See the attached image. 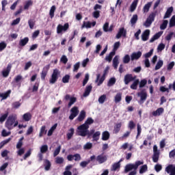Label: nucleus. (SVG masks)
<instances>
[{
    "label": "nucleus",
    "mask_w": 175,
    "mask_h": 175,
    "mask_svg": "<svg viewBox=\"0 0 175 175\" xmlns=\"http://www.w3.org/2000/svg\"><path fill=\"white\" fill-rule=\"evenodd\" d=\"M169 27L170 28H172V27H175V15L172 16L171 19L170 20Z\"/></svg>",
    "instance_id": "obj_53"
},
{
    "label": "nucleus",
    "mask_w": 175,
    "mask_h": 175,
    "mask_svg": "<svg viewBox=\"0 0 175 175\" xmlns=\"http://www.w3.org/2000/svg\"><path fill=\"white\" fill-rule=\"evenodd\" d=\"M106 94H103L102 96H100L99 98H98V102L99 103H101V104H103L105 103V100H106Z\"/></svg>",
    "instance_id": "obj_60"
},
{
    "label": "nucleus",
    "mask_w": 175,
    "mask_h": 175,
    "mask_svg": "<svg viewBox=\"0 0 175 175\" xmlns=\"http://www.w3.org/2000/svg\"><path fill=\"white\" fill-rule=\"evenodd\" d=\"M90 126H86L85 124H81L77 127V133L78 136H81L82 137H85L88 136V139H91L92 135L95 132L94 129L89 131Z\"/></svg>",
    "instance_id": "obj_1"
},
{
    "label": "nucleus",
    "mask_w": 175,
    "mask_h": 175,
    "mask_svg": "<svg viewBox=\"0 0 175 175\" xmlns=\"http://www.w3.org/2000/svg\"><path fill=\"white\" fill-rule=\"evenodd\" d=\"M163 66V60H159L155 66V70H159V69H161Z\"/></svg>",
    "instance_id": "obj_45"
},
{
    "label": "nucleus",
    "mask_w": 175,
    "mask_h": 175,
    "mask_svg": "<svg viewBox=\"0 0 175 175\" xmlns=\"http://www.w3.org/2000/svg\"><path fill=\"white\" fill-rule=\"evenodd\" d=\"M84 150H91L92 148V143L88 142L83 146Z\"/></svg>",
    "instance_id": "obj_62"
},
{
    "label": "nucleus",
    "mask_w": 175,
    "mask_h": 175,
    "mask_svg": "<svg viewBox=\"0 0 175 175\" xmlns=\"http://www.w3.org/2000/svg\"><path fill=\"white\" fill-rule=\"evenodd\" d=\"M165 172L168 174L170 173V175H175V166L173 165H169L166 167Z\"/></svg>",
    "instance_id": "obj_16"
},
{
    "label": "nucleus",
    "mask_w": 175,
    "mask_h": 175,
    "mask_svg": "<svg viewBox=\"0 0 175 175\" xmlns=\"http://www.w3.org/2000/svg\"><path fill=\"white\" fill-rule=\"evenodd\" d=\"M157 13H158L157 11H154L153 12H151L149 14L146 21L144 23V27H146V28H148V27H151V24H152V23H154V21L155 20V17H157Z\"/></svg>",
    "instance_id": "obj_4"
},
{
    "label": "nucleus",
    "mask_w": 175,
    "mask_h": 175,
    "mask_svg": "<svg viewBox=\"0 0 175 175\" xmlns=\"http://www.w3.org/2000/svg\"><path fill=\"white\" fill-rule=\"evenodd\" d=\"M67 159L69 161H73V159L75 161H79L81 160V156L79 153H77L75 154H68L67 156Z\"/></svg>",
    "instance_id": "obj_11"
},
{
    "label": "nucleus",
    "mask_w": 175,
    "mask_h": 175,
    "mask_svg": "<svg viewBox=\"0 0 175 175\" xmlns=\"http://www.w3.org/2000/svg\"><path fill=\"white\" fill-rule=\"evenodd\" d=\"M149 36H150V30L149 29L145 30L142 34V40H143V42H147V40L148 39Z\"/></svg>",
    "instance_id": "obj_18"
},
{
    "label": "nucleus",
    "mask_w": 175,
    "mask_h": 175,
    "mask_svg": "<svg viewBox=\"0 0 175 175\" xmlns=\"http://www.w3.org/2000/svg\"><path fill=\"white\" fill-rule=\"evenodd\" d=\"M12 109H18V107L21 106V103H20V101H16L12 104Z\"/></svg>",
    "instance_id": "obj_59"
},
{
    "label": "nucleus",
    "mask_w": 175,
    "mask_h": 175,
    "mask_svg": "<svg viewBox=\"0 0 175 175\" xmlns=\"http://www.w3.org/2000/svg\"><path fill=\"white\" fill-rule=\"evenodd\" d=\"M11 70H12V64H8L6 69L3 70V71L1 72V75L3 77H8Z\"/></svg>",
    "instance_id": "obj_12"
},
{
    "label": "nucleus",
    "mask_w": 175,
    "mask_h": 175,
    "mask_svg": "<svg viewBox=\"0 0 175 175\" xmlns=\"http://www.w3.org/2000/svg\"><path fill=\"white\" fill-rule=\"evenodd\" d=\"M64 161V157H57L55 160V163H57V165H62V163H63Z\"/></svg>",
    "instance_id": "obj_48"
},
{
    "label": "nucleus",
    "mask_w": 175,
    "mask_h": 175,
    "mask_svg": "<svg viewBox=\"0 0 175 175\" xmlns=\"http://www.w3.org/2000/svg\"><path fill=\"white\" fill-rule=\"evenodd\" d=\"M31 118H32V115L29 112L23 114V121L28 122V121H30V120Z\"/></svg>",
    "instance_id": "obj_35"
},
{
    "label": "nucleus",
    "mask_w": 175,
    "mask_h": 175,
    "mask_svg": "<svg viewBox=\"0 0 175 175\" xmlns=\"http://www.w3.org/2000/svg\"><path fill=\"white\" fill-rule=\"evenodd\" d=\"M49 150V146L47 145H43L40 148V152L44 154Z\"/></svg>",
    "instance_id": "obj_54"
},
{
    "label": "nucleus",
    "mask_w": 175,
    "mask_h": 175,
    "mask_svg": "<svg viewBox=\"0 0 175 175\" xmlns=\"http://www.w3.org/2000/svg\"><path fill=\"white\" fill-rule=\"evenodd\" d=\"M131 61H135V59H139L142 57V51L134 52L131 54Z\"/></svg>",
    "instance_id": "obj_19"
},
{
    "label": "nucleus",
    "mask_w": 175,
    "mask_h": 175,
    "mask_svg": "<svg viewBox=\"0 0 175 175\" xmlns=\"http://www.w3.org/2000/svg\"><path fill=\"white\" fill-rule=\"evenodd\" d=\"M92 136V142H98L100 137V131H96L93 133Z\"/></svg>",
    "instance_id": "obj_23"
},
{
    "label": "nucleus",
    "mask_w": 175,
    "mask_h": 175,
    "mask_svg": "<svg viewBox=\"0 0 175 175\" xmlns=\"http://www.w3.org/2000/svg\"><path fill=\"white\" fill-rule=\"evenodd\" d=\"M92 91V85H88L85 89L83 96L86 98V96H88L90 94H91Z\"/></svg>",
    "instance_id": "obj_20"
},
{
    "label": "nucleus",
    "mask_w": 175,
    "mask_h": 175,
    "mask_svg": "<svg viewBox=\"0 0 175 175\" xmlns=\"http://www.w3.org/2000/svg\"><path fill=\"white\" fill-rule=\"evenodd\" d=\"M73 135H75V129L71 128L68 131V133H67V139H68V140H70V139H72V137H73Z\"/></svg>",
    "instance_id": "obj_39"
},
{
    "label": "nucleus",
    "mask_w": 175,
    "mask_h": 175,
    "mask_svg": "<svg viewBox=\"0 0 175 175\" xmlns=\"http://www.w3.org/2000/svg\"><path fill=\"white\" fill-rule=\"evenodd\" d=\"M116 84V78L112 77L111 78L107 83L108 87H111V85H114Z\"/></svg>",
    "instance_id": "obj_57"
},
{
    "label": "nucleus",
    "mask_w": 175,
    "mask_h": 175,
    "mask_svg": "<svg viewBox=\"0 0 175 175\" xmlns=\"http://www.w3.org/2000/svg\"><path fill=\"white\" fill-rule=\"evenodd\" d=\"M86 116H87V114L85 113V111H84V110L81 111L79 116L77 118V121H78L79 122H81L82 121H84Z\"/></svg>",
    "instance_id": "obj_15"
},
{
    "label": "nucleus",
    "mask_w": 175,
    "mask_h": 175,
    "mask_svg": "<svg viewBox=\"0 0 175 175\" xmlns=\"http://www.w3.org/2000/svg\"><path fill=\"white\" fill-rule=\"evenodd\" d=\"M92 124H94V119H92L91 117H89L87 118L83 124L86 126H90V125H92Z\"/></svg>",
    "instance_id": "obj_41"
},
{
    "label": "nucleus",
    "mask_w": 175,
    "mask_h": 175,
    "mask_svg": "<svg viewBox=\"0 0 175 175\" xmlns=\"http://www.w3.org/2000/svg\"><path fill=\"white\" fill-rule=\"evenodd\" d=\"M172 13H173V7H170L167 8L164 16L163 19L169 18L170 16H172Z\"/></svg>",
    "instance_id": "obj_24"
},
{
    "label": "nucleus",
    "mask_w": 175,
    "mask_h": 175,
    "mask_svg": "<svg viewBox=\"0 0 175 175\" xmlns=\"http://www.w3.org/2000/svg\"><path fill=\"white\" fill-rule=\"evenodd\" d=\"M122 160H120L118 162L115 163L112 165L111 170H113V172H116L118 169H120L121 167L120 163Z\"/></svg>",
    "instance_id": "obj_32"
},
{
    "label": "nucleus",
    "mask_w": 175,
    "mask_h": 175,
    "mask_svg": "<svg viewBox=\"0 0 175 175\" xmlns=\"http://www.w3.org/2000/svg\"><path fill=\"white\" fill-rule=\"evenodd\" d=\"M135 80H136V76L133 77L132 74H126L124 76V81L126 85H128L131 81H135Z\"/></svg>",
    "instance_id": "obj_8"
},
{
    "label": "nucleus",
    "mask_w": 175,
    "mask_h": 175,
    "mask_svg": "<svg viewBox=\"0 0 175 175\" xmlns=\"http://www.w3.org/2000/svg\"><path fill=\"white\" fill-rule=\"evenodd\" d=\"M18 125V120H17V115L16 114H11L10 115L5 122V126L8 129V131H12L14 128H16Z\"/></svg>",
    "instance_id": "obj_3"
},
{
    "label": "nucleus",
    "mask_w": 175,
    "mask_h": 175,
    "mask_svg": "<svg viewBox=\"0 0 175 175\" xmlns=\"http://www.w3.org/2000/svg\"><path fill=\"white\" fill-rule=\"evenodd\" d=\"M101 139L104 142L109 140L110 139V133H109L107 131L103 132Z\"/></svg>",
    "instance_id": "obj_25"
},
{
    "label": "nucleus",
    "mask_w": 175,
    "mask_h": 175,
    "mask_svg": "<svg viewBox=\"0 0 175 175\" xmlns=\"http://www.w3.org/2000/svg\"><path fill=\"white\" fill-rule=\"evenodd\" d=\"M138 96H140V100L142 103H144V101L147 99V92L142 90L137 94Z\"/></svg>",
    "instance_id": "obj_17"
},
{
    "label": "nucleus",
    "mask_w": 175,
    "mask_h": 175,
    "mask_svg": "<svg viewBox=\"0 0 175 175\" xmlns=\"http://www.w3.org/2000/svg\"><path fill=\"white\" fill-rule=\"evenodd\" d=\"M121 100H122V93L121 92L117 93L114 97L115 103H120Z\"/></svg>",
    "instance_id": "obj_28"
},
{
    "label": "nucleus",
    "mask_w": 175,
    "mask_h": 175,
    "mask_svg": "<svg viewBox=\"0 0 175 175\" xmlns=\"http://www.w3.org/2000/svg\"><path fill=\"white\" fill-rule=\"evenodd\" d=\"M118 59H120V56L118 55H116L113 59V66L114 69H117V68H118V64H120Z\"/></svg>",
    "instance_id": "obj_27"
},
{
    "label": "nucleus",
    "mask_w": 175,
    "mask_h": 175,
    "mask_svg": "<svg viewBox=\"0 0 175 175\" xmlns=\"http://www.w3.org/2000/svg\"><path fill=\"white\" fill-rule=\"evenodd\" d=\"M50 69V64L45 66L40 73L41 80H46V76L49 73V70Z\"/></svg>",
    "instance_id": "obj_9"
},
{
    "label": "nucleus",
    "mask_w": 175,
    "mask_h": 175,
    "mask_svg": "<svg viewBox=\"0 0 175 175\" xmlns=\"http://www.w3.org/2000/svg\"><path fill=\"white\" fill-rule=\"evenodd\" d=\"M47 133V130L46 129V126H42L40 129V131L39 133V137H42L43 135H46Z\"/></svg>",
    "instance_id": "obj_43"
},
{
    "label": "nucleus",
    "mask_w": 175,
    "mask_h": 175,
    "mask_svg": "<svg viewBox=\"0 0 175 175\" xmlns=\"http://www.w3.org/2000/svg\"><path fill=\"white\" fill-rule=\"evenodd\" d=\"M128 127L129 128V129H131V131H132L136 127V124H135V122H133V120H131L129 122Z\"/></svg>",
    "instance_id": "obj_55"
},
{
    "label": "nucleus",
    "mask_w": 175,
    "mask_h": 175,
    "mask_svg": "<svg viewBox=\"0 0 175 175\" xmlns=\"http://www.w3.org/2000/svg\"><path fill=\"white\" fill-rule=\"evenodd\" d=\"M139 3V0H134L130 6V12H133L136 10V8H137V3Z\"/></svg>",
    "instance_id": "obj_29"
},
{
    "label": "nucleus",
    "mask_w": 175,
    "mask_h": 175,
    "mask_svg": "<svg viewBox=\"0 0 175 175\" xmlns=\"http://www.w3.org/2000/svg\"><path fill=\"white\" fill-rule=\"evenodd\" d=\"M163 111H164L163 108L160 107L157 109L156 111L152 112V116H154V117H157V116H161V114H162Z\"/></svg>",
    "instance_id": "obj_33"
},
{
    "label": "nucleus",
    "mask_w": 175,
    "mask_h": 175,
    "mask_svg": "<svg viewBox=\"0 0 175 175\" xmlns=\"http://www.w3.org/2000/svg\"><path fill=\"white\" fill-rule=\"evenodd\" d=\"M151 5H152V3L148 2L144 6V8H143L144 13H148V12L150 11V8H151Z\"/></svg>",
    "instance_id": "obj_36"
},
{
    "label": "nucleus",
    "mask_w": 175,
    "mask_h": 175,
    "mask_svg": "<svg viewBox=\"0 0 175 175\" xmlns=\"http://www.w3.org/2000/svg\"><path fill=\"white\" fill-rule=\"evenodd\" d=\"M121 126H122V122L116 124L113 128V133H116V134L118 133V132L121 131Z\"/></svg>",
    "instance_id": "obj_31"
},
{
    "label": "nucleus",
    "mask_w": 175,
    "mask_h": 175,
    "mask_svg": "<svg viewBox=\"0 0 175 175\" xmlns=\"http://www.w3.org/2000/svg\"><path fill=\"white\" fill-rule=\"evenodd\" d=\"M114 55H116V53L112 51L108 55L105 57V61L110 62L113 59V57H114Z\"/></svg>",
    "instance_id": "obj_37"
},
{
    "label": "nucleus",
    "mask_w": 175,
    "mask_h": 175,
    "mask_svg": "<svg viewBox=\"0 0 175 175\" xmlns=\"http://www.w3.org/2000/svg\"><path fill=\"white\" fill-rule=\"evenodd\" d=\"M61 152V145H59L54 151L53 157H57Z\"/></svg>",
    "instance_id": "obj_63"
},
{
    "label": "nucleus",
    "mask_w": 175,
    "mask_h": 175,
    "mask_svg": "<svg viewBox=\"0 0 175 175\" xmlns=\"http://www.w3.org/2000/svg\"><path fill=\"white\" fill-rule=\"evenodd\" d=\"M95 155L91 156L90 157V160H88V161H82L80 163V166H81V167H86L87 165H88V163H90L91 162V161H94L95 159Z\"/></svg>",
    "instance_id": "obj_26"
},
{
    "label": "nucleus",
    "mask_w": 175,
    "mask_h": 175,
    "mask_svg": "<svg viewBox=\"0 0 175 175\" xmlns=\"http://www.w3.org/2000/svg\"><path fill=\"white\" fill-rule=\"evenodd\" d=\"M61 75L59 70L55 68L51 75V79H49L50 84H55L58 80L59 76Z\"/></svg>",
    "instance_id": "obj_5"
},
{
    "label": "nucleus",
    "mask_w": 175,
    "mask_h": 175,
    "mask_svg": "<svg viewBox=\"0 0 175 175\" xmlns=\"http://www.w3.org/2000/svg\"><path fill=\"white\" fill-rule=\"evenodd\" d=\"M10 94H12V90H8L5 93H0V98H2V100L8 99L10 96Z\"/></svg>",
    "instance_id": "obj_22"
},
{
    "label": "nucleus",
    "mask_w": 175,
    "mask_h": 175,
    "mask_svg": "<svg viewBox=\"0 0 175 175\" xmlns=\"http://www.w3.org/2000/svg\"><path fill=\"white\" fill-rule=\"evenodd\" d=\"M70 115L69 116V120H70L71 121L75 120V118H76V117H77V116H79V107H73L71 109H70Z\"/></svg>",
    "instance_id": "obj_7"
},
{
    "label": "nucleus",
    "mask_w": 175,
    "mask_h": 175,
    "mask_svg": "<svg viewBox=\"0 0 175 175\" xmlns=\"http://www.w3.org/2000/svg\"><path fill=\"white\" fill-rule=\"evenodd\" d=\"M28 42H29V38L28 37L24 38L19 41V46L24 47V46H25Z\"/></svg>",
    "instance_id": "obj_30"
},
{
    "label": "nucleus",
    "mask_w": 175,
    "mask_h": 175,
    "mask_svg": "<svg viewBox=\"0 0 175 175\" xmlns=\"http://www.w3.org/2000/svg\"><path fill=\"white\" fill-rule=\"evenodd\" d=\"M144 163V161H135V163H129L127 164L125 166L124 168V172L125 173H129L128 175H136L137 174V169L139 168V167L140 166V165H143ZM131 170H133L131 172Z\"/></svg>",
    "instance_id": "obj_2"
},
{
    "label": "nucleus",
    "mask_w": 175,
    "mask_h": 175,
    "mask_svg": "<svg viewBox=\"0 0 175 175\" xmlns=\"http://www.w3.org/2000/svg\"><path fill=\"white\" fill-rule=\"evenodd\" d=\"M137 20H138L137 14L133 15V16L130 21V23H131L132 27H133V25H135L136 24V23H137Z\"/></svg>",
    "instance_id": "obj_38"
},
{
    "label": "nucleus",
    "mask_w": 175,
    "mask_h": 175,
    "mask_svg": "<svg viewBox=\"0 0 175 175\" xmlns=\"http://www.w3.org/2000/svg\"><path fill=\"white\" fill-rule=\"evenodd\" d=\"M96 159L98 163L102 164L105 163V162L107 161V157H106V155L100 154L97 156Z\"/></svg>",
    "instance_id": "obj_14"
},
{
    "label": "nucleus",
    "mask_w": 175,
    "mask_h": 175,
    "mask_svg": "<svg viewBox=\"0 0 175 175\" xmlns=\"http://www.w3.org/2000/svg\"><path fill=\"white\" fill-rule=\"evenodd\" d=\"M44 166L45 170L46 171L50 170L51 167V162H50L48 159H45L44 161Z\"/></svg>",
    "instance_id": "obj_34"
},
{
    "label": "nucleus",
    "mask_w": 175,
    "mask_h": 175,
    "mask_svg": "<svg viewBox=\"0 0 175 175\" xmlns=\"http://www.w3.org/2000/svg\"><path fill=\"white\" fill-rule=\"evenodd\" d=\"M120 46H121V42H120V41L115 42L112 51H114V53H116V51H117L118 49H120Z\"/></svg>",
    "instance_id": "obj_50"
},
{
    "label": "nucleus",
    "mask_w": 175,
    "mask_h": 175,
    "mask_svg": "<svg viewBox=\"0 0 175 175\" xmlns=\"http://www.w3.org/2000/svg\"><path fill=\"white\" fill-rule=\"evenodd\" d=\"M64 99L66 100H70V102L68 103V107H70L72 105H75V103H76V102H77V98L76 97H70V95L69 94H66L64 97Z\"/></svg>",
    "instance_id": "obj_10"
},
{
    "label": "nucleus",
    "mask_w": 175,
    "mask_h": 175,
    "mask_svg": "<svg viewBox=\"0 0 175 175\" xmlns=\"http://www.w3.org/2000/svg\"><path fill=\"white\" fill-rule=\"evenodd\" d=\"M121 36L125 38L126 36V30L124 27H121L119 29L118 33L116 34V39H120Z\"/></svg>",
    "instance_id": "obj_13"
},
{
    "label": "nucleus",
    "mask_w": 175,
    "mask_h": 175,
    "mask_svg": "<svg viewBox=\"0 0 175 175\" xmlns=\"http://www.w3.org/2000/svg\"><path fill=\"white\" fill-rule=\"evenodd\" d=\"M148 170V167L147 166V165L145 164L141 166L139 169V174H143V173H146V172H147Z\"/></svg>",
    "instance_id": "obj_44"
},
{
    "label": "nucleus",
    "mask_w": 175,
    "mask_h": 175,
    "mask_svg": "<svg viewBox=\"0 0 175 175\" xmlns=\"http://www.w3.org/2000/svg\"><path fill=\"white\" fill-rule=\"evenodd\" d=\"M152 161L154 162V163H157V162L159 161V152L153 153Z\"/></svg>",
    "instance_id": "obj_47"
},
{
    "label": "nucleus",
    "mask_w": 175,
    "mask_h": 175,
    "mask_svg": "<svg viewBox=\"0 0 175 175\" xmlns=\"http://www.w3.org/2000/svg\"><path fill=\"white\" fill-rule=\"evenodd\" d=\"M55 9H56L55 5H53L51 8V10L49 11V16H50L51 18H53L54 17V13L55 12Z\"/></svg>",
    "instance_id": "obj_51"
},
{
    "label": "nucleus",
    "mask_w": 175,
    "mask_h": 175,
    "mask_svg": "<svg viewBox=\"0 0 175 175\" xmlns=\"http://www.w3.org/2000/svg\"><path fill=\"white\" fill-rule=\"evenodd\" d=\"M162 33H163V31H159L156 34L153 36L152 38L150 40V43H152L153 42H155L157 39H159L160 36H162Z\"/></svg>",
    "instance_id": "obj_21"
},
{
    "label": "nucleus",
    "mask_w": 175,
    "mask_h": 175,
    "mask_svg": "<svg viewBox=\"0 0 175 175\" xmlns=\"http://www.w3.org/2000/svg\"><path fill=\"white\" fill-rule=\"evenodd\" d=\"M168 21L167 20H164L163 21V23L160 25V29L163 30V29H166V28L167 27V24H168Z\"/></svg>",
    "instance_id": "obj_52"
},
{
    "label": "nucleus",
    "mask_w": 175,
    "mask_h": 175,
    "mask_svg": "<svg viewBox=\"0 0 175 175\" xmlns=\"http://www.w3.org/2000/svg\"><path fill=\"white\" fill-rule=\"evenodd\" d=\"M130 62H131V57L129 56V55H126L123 57V63L124 64H129Z\"/></svg>",
    "instance_id": "obj_58"
},
{
    "label": "nucleus",
    "mask_w": 175,
    "mask_h": 175,
    "mask_svg": "<svg viewBox=\"0 0 175 175\" xmlns=\"http://www.w3.org/2000/svg\"><path fill=\"white\" fill-rule=\"evenodd\" d=\"M23 140H24V137H21L18 140V143L16 144V148L20 149L23 147Z\"/></svg>",
    "instance_id": "obj_56"
},
{
    "label": "nucleus",
    "mask_w": 175,
    "mask_h": 175,
    "mask_svg": "<svg viewBox=\"0 0 175 175\" xmlns=\"http://www.w3.org/2000/svg\"><path fill=\"white\" fill-rule=\"evenodd\" d=\"M67 29H69V23H66L64 26L59 24L57 27V33H62L63 31L66 32Z\"/></svg>",
    "instance_id": "obj_6"
},
{
    "label": "nucleus",
    "mask_w": 175,
    "mask_h": 175,
    "mask_svg": "<svg viewBox=\"0 0 175 175\" xmlns=\"http://www.w3.org/2000/svg\"><path fill=\"white\" fill-rule=\"evenodd\" d=\"M139 79H135L133 84L131 85L130 88L131 90H137V85H139Z\"/></svg>",
    "instance_id": "obj_40"
},
{
    "label": "nucleus",
    "mask_w": 175,
    "mask_h": 175,
    "mask_svg": "<svg viewBox=\"0 0 175 175\" xmlns=\"http://www.w3.org/2000/svg\"><path fill=\"white\" fill-rule=\"evenodd\" d=\"M32 5H33V2H32V0L27 1L24 5V10H28V9H29V6H32Z\"/></svg>",
    "instance_id": "obj_46"
},
{
    "label": "nucleus",
    "mask_w": 175,
    "mask_h": 175,
    "mask_svg": "<svg viewBox=\"0 0 175 175\" xmlns=\"http://www.w3.org/2000/svg\"><path fill=\"white\" fill-rule=\"evenodd\" d=\"M31 66H32V62L29 61L25 64L24 70H28Z\"/></svg>",
    "instance_id": "obj_64"
},
{
    "label": "nucleus",
    "mask_w": 175,
    "mask_h": 175,
    "mask_svg": "<svg viewBox=\"0 0 175 175\" xmlns=\"http://www.w3.org/2000/svg\"><path fill=\"white\" fill-rule=\"evenodd\" d=\"M9 116V112L7 111L6 113H5L4 114L1 115L0 117V122L1 124H2L3 122H5V121H6V118H8Z\"/></svg>",
    "instance_id": "obj_42"
},
{
    "label": "nucleus",
    "mask_w": 175,
    "mask_h": 175,
    "mask_svg": "<svg viewBox=\"0 0 175 175\" xmlns=\"http://www.w3.org/2000/svg\"><path fill=\"white\" fill-rule=\"evenodd\" d=\"M69 80H70V75H66L64 77H63L62 81L64 84H66V83H69Z\"/></svg>",
    "instance_id": "obj_49"
},
{
    "label": "nucleus",
    "mask_w": 175,
    "mask_h": 175,
    "mask_svg": "<svg viewBox=\"0 0 175 175\" xmlns=\"http://www.w3.org/2000/svg\"><path fill=\"white\" fill-rule=\"evenodd\" d=\"M28 25L29 26L30 29H33V27H35V21H33V19L29 20Z\"/></svg>",
    "instance_id": "obj_61"
}]
</instances>
